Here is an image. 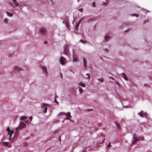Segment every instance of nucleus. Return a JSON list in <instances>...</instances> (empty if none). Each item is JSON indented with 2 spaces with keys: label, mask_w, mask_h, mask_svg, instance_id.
<instances>
[{
  "label": "nucleus",
  "mask_w": 152,
  "mask_h": 152,
  "mask_svg": "<svg viewBox=\"0 0 152 152\" xmlns=\"http://www.w3.org/2000/svg\"><path fill=\"white\" fill-rule=\"evenodd\" d=\"M49 105L47 104H44L42 105V109L44 108V113H46L47 112V108L48 107Z\"/></svg>",
  "instance_id": "nucleus-1"
},
{
  "label": "nucleus",
  "mask_w": 152,
  "mask_h": 152,
  "mask_svg": "<svg viewBox=\"0 0 152 152\" xmlns=\"http://www.w3.org/2000/svg\"><path fill=\"white\" fill-rule=\"evenodd\" d=\"M66 60V59L64 58L63 56L61 57L59 60V61L60 64L62 66H65L66 65L65 63V61Z\"/></svg>",
  "instance_id": "nucleus-2"
},
{
  "label": "nucleus",
  "mask_w": 152,
  "mask_h": 152,
  "mask_svg": "<svg viewBox=\"0 0 152 152\" xmlns=\"http://www.w3.org/2000/svg\"><path fill=\"white\" fill-rule=\"evenodd\" d=\"M63 23L65 24L66 25V26L68 28H69V31L70 30V29L69 28V23L68 18H66L63 21Z\"/></svg>",
  "instance_id": "nucleus-3"
},
{
  "label": "nucleus",
  "mask_w": 152,
  "mask_h": 152,
  "mask_svg": "<svg viewBox=\"0 0 152 152\" xmlns=\"http://www.w3.org/2000/svg\"><path fill=\"white\" fill-rule=\"evenodd\" d=\"M40 66V68L41 69H42L43 73L44 74L45 76L47 75L48 74V72L47 71V69L45 67L43 66Z\"/></svg>",
  "instance_id": "nucleus-4"
},
{
  "label": "nucleus",
  "mask_w": 152,
  "mask_h": 152,
  "mask_svg": "<svg viewBox=\"0 0 152 152\" xmlns=\"http://www.w3.org/2000/svg\"><path fill=\"white\" fill-rule=\"evenodd\" d=\"M139 139L137 137H136L135 136H134L132 140V144H134L139 140Z\"/></svg>",
  "instance_id": "nucleus-5"
},
{
  "label": "nucleus",
  "mask_w": 152,
  "mask_h": 152,
  "mask_svg": "<svg viewBox=\"0 0 152 152\" xmlns=\"http://www.w3.org/2000/svg\"><path fill=\"white\" fill-rule=\"evenodd\" d=\"M26 126V124L23 122H21L20 124V129H21L24 128Z\"/></svg>",
  "instance_id": "nucleus-6"
},
{
  "label": "nucleus",
  "mask_w": 152,
  "mask_h": 152,
  "mask_svg": "<svg viewBox=\"0 0 152 152\" xmlns=\"http://www.w3.org/2000/svg\"><path fill=\"white\" fill-rule=\"evenodd\" d=\"M67 44L64 47V50L63 53L66 54L69 51V49L67 48Z\"/></svg>",
  "instance_id": "nucleus-7"
},
{
  "label": "nucleus",
  "mask_w": 152,
  "mask_h": 152,
  "mask_svg": "<svg viewBox=\"0 0 152 152\" xmlns=\"http://www.w3.org/2000/svg\"><path fill=\"white\" fill-rule=\"evenodd\" d=\"M47 29H46L44 27H42L40 29V33L42 34H45V33L47 31Z\"/></svg>",
  "instance_id": "nucleus-8"
},
{
  "label": "nucleus",
  "mask_w": 152,
  "mask_h": 152,
  "mask_svg": "<svg viewBox=\"0 0 152 152\" xmlns=\"http://www.w3.org/2000/svg\"><path fill=\"white\" fill-rule=\"evenodd\" d=\"M65 115L66 116L65 118L66 119L68 120L69 118L71 117V116L70 115V113L69 112L66 114Z\"/></svg>",
  "instance_id": "nucleus-9"
},
{
  "label": "nucleus",
  "mask_w": 152,
  "mask_h": 152,
  "mask_svg": "<svg viewBox=\"0 0 152 152\" xmlns=\"http://www.w3.org/2000/svg\"><path fill=\"white\" fill-rule=\"evenodd\" d=\"M14 132L10 130V132L8 131V134H9L10 136V139H11L12 137V134H13Z\"/></svg>",
  "instance_id": "nucleus-10"
},
{
  "label": "nucleus",
  "mask_w": 152,
  "mask_h": 152,
  "mask_svg": "<svg viewBox=\"0 0 152 152\" xmlns=\"http://www.w3.org/2000/svg\"><path fill=\"white\" fill-rule=\"evenodd\" d=\"M121 75L126 80H127V77L126 75L124 73H122Z\"/></svg>",
  "instance_id": "nucleus-11"
},
{
  "label": "nucleus",
  "mask_w": 152,
  "mask_h": 152,
  "mask_svg": "<svg viewBox=\"0 0 152 152\" xmlns=\"http://www.w3.org/2000/svg\"><path fill=\"white\" fill-rule=\"evenodd\" d=\"M20 119L21 121H24L26 120L27 118L25 116H23L21 117Z\"/></svg>",
  "instance_id": "nucleus-12"
},
{
  "label": "nucleus",
  "mask_w": 152,
  "mask_h": 152,
  "mask_svg": "<svg viewBox=\"0 0 152 152\" xmlns=\"http://www.w3.org/2000/svg\"><path fill=\"white\" fill-rule=\"evenodd\" d=\"M83 18H82L79 21L78 23H77L76 25H75V28L76 29H77L79 26L80 23V21Z\"/></svg>",
  "instance_id": "nucleus-13"
},
{
  "label": "nucleus",
  "mask_w": 152,
  "mask_h": 152,
  "mask_svg": "<svg viewBox=\"0 0 152 152\" xmlns=\"http://www.w3.org/2000/svg\"><path fill=\"white\" fill-rule=\"evenodd\" d=\"M79 84L81 86L85 87V84L84 83H82V82H80L79 83Z\"/></svg>",
  "instance_id": "nucleus-14"
},
{
  "label": "nucleus",
  "mask_w": 152,
  "mask_h": 152,
  "mask_svg": "<svg viewBox=\"0 0 152 152\" xmlns=\"http://www.w3.org/2000/svg\"><path fill=\"white\" fill-rule=\"evenodd\" d=\"M6 13L7 15L10 17H12L13 16V14L11 13H9L8 12H7Z\"/></svg>",
  "instance_id": "nucleus-15"
},
{
  "label": "nucleus",
  "mask_w": 152,
  "mask_h": 152,
  "mask_svg": "<svg viewBox=\"0 0 152 152\" xmlns=\"http://www.w3.org/2000/svg\"><path fill=\"white\" fill-rule=\"evenodd\" d=\"M104 39L106 41H107L110 39V37L108 36H105Z\"/></svg>",
  "instance_id": "nucleus-16"
},
{
  "label": "nucleus",
  "mask_w": 152,
  "mask_h": 152,
  "mask_svg": "<svg viewBox=\"0 0 152 152\" xmlns=\"http://www.w3.org/2000/svg\"><path fill=\"white\" fill-rule=\"evenodd\" d=\"M83 91L81 88H80L79 89V91L80 94H81Z\"/></svg>",
  "instance_id": "nucleus-17"
},
{
  "label": "nucleus",
  "mask_w": 152,
  "mask_h": 152,
  "mask_svg": "<svg viewBox=\"0 0 152 152\" xmlns=\"http://www.w3.org/2000/svg\"><path fill=\"white\" fill-rule=\"evenodd\" d=\"M13 1L15 3V6L16 7H17L18 5V4L16 1V0H13Z\"/></svg>",
  "instance_id": "nucleus-18"
},
{
  "label": "nucleus",
  "mask_w": 152,
  "mask_h": 152,
  "mask_svg": "<svg viewBox=\"0 0 152 152\" xmlns=\"http://www.w3.org/2000/svg\"><path fill=\"white\" fill-rule=\"evenodd\" d=\"M143 112L142 111H141V112L138 113V114L139 116H140L141 117H143Z\"/></svg>",
  "instance_id": "nucleus-19"
},
{
  "label": "nucleus",
  "mask_w": 152,
  "mask_h": 152,
  "mask_svg": "<svg viewBox=\"0 0 152 152\" xmlns=\"http://www.w3.org/2000/svg\"><path fill=\"white\" fill-rule=\"evenodd\" d=\"M9 142H3V144L5 145H8Z\"/></svg>",
  "instance_id": "nucleus-20"
},
{
  "label": "nucleus",
  "mask_w": 152,
  "mask_h": 152,
  "mask_svg": "<svg viewBox=\"0 0 152 152\" xmlns=\"http://www.w3.org/2000/svg\"><path fill=\"white\" fill-rule=\"evenodd\" d=\"M77 60V57L76 56H74L73 58V62L76 61Z\"/></svg>",
  "instance_id": "nucleus-21"
},
{
  "label": "nucleus",
  "mask_w": 152,
  "mask_h": 152,
  "mask_svg": "<svg viewBox=\"0 0 152 152\" xmlns=\"http://www.w3.org/2000/svg\"><path fill=\"white\" fill-rule=\"evenodd\" d=\"M80 41L82 43H86L87 42L86 41L83 40V39H80Z\"/></svg>",
  "instance_id": "nucleus-22"
},
{
  "label": "nucleus",
  "mask_w": 152,
  "mask_h": 152,
  "mask_svg": "<svg viewBox=\"0 0 152 152\" xmlns=\"http://www.w3.org/2000/svg\"><path fill=\"white\" fill-rule=\"evenodd\" d=\"M65 113L64 112H60L59 113V114L58 115V116H60L61 115L65 114Z\"/></svg>",
  "instance_id": "nucleus-23"
},
{
  "label": "nucleus",
  "mask_w": 152,
  "mask_h": 152,
  "mask_svg": "<svg viewBox=\"0 0 152 152\" xmlns=\"http://www.w3.org/2000/svg\"><path fill=\"white\" fill-rule=\"evenodd\" d=\"M98 80L99 81H100L102 82H103V79L102 78H99L98 79Z\"/></svg>",
  "instance_id": "nucleus-24"
},
{
  "label": "nucleus",
  "mask_w": 152,
  "mask_h": 152,
  "mask_svg": "<svg viewBox=\"0 0 152 152\" xmlns=\"http://www.w3.org/2000/svg\"><path fill=\"white\" fill-rule=\"evenodd\" d=\"M83 62H84V66L85 68H86V62H85V59L83 60Z\"/></svg>",
  "instance_id": "nucleus-25"
},
{
  "label": "nucleus",
  "mask_w": 152,
  "mask_h": 152,
  "mask_svg": "<svg viewBox=\"0 0 152 152\" xmlns=\"http://www.w3.org/2000/svg\"><path fill=\"white\" fill-rule=\"evenodd\" d=\"M92 5L94 7H95V3L94 1L92 3Z\"/></svg>",
  "instance_id": "nucleus-26"
},
{
  "label": "nucleus",
  "mask_w": 152,
  "mask_h": 152,
  "mask_svg": "<svg viewBox=\"0 0 152 152\" xmlns=\"http://www.w3.org/2000/svg\"><path fill=\"white\" fill-rule=\"evenodd\" d=\"M11 130H10L9 129V127H8L7 129V131L8 132V131L9 132Z\"/></svg>",
  "instance_id": "nucleus-27"
},
{
  "label": "nucleus",
  "mask_w": 152,
  "mask_h": 152,
  "mask_svg": "<svg viewBox=\"0 0 152 152\" xmlns=\"http://www.w3.org/2000/svg\"><path fill=\"white\" fill-rule=\"evenodd\" d=\"M15 69H16L17 70H20V69H19V68L18 67H15Z\"/></svg>",
  "instance_id": "nucleus-28"
},
{
  "label": "nucleus",
  "mask_w": 152,
  "mask_h": 152,
  "mask_svg": "<svg viewBox=\"0 0 152 152\" xmlns=\"http://www.w3.org/2000/svg\"><path fill=\"white\" fill-rule=\"evenodd\" d=\"M55 102L57 103V104H58V102L56 100V98H55Z\"/></svg>",
  "instance_id": "nucleus-29"
},
{
  "label": "nucleus",
  "mask_w": 152,
  "mask_h": 152,
  "mask_svg": "<svg viewBox=\"0 0 152 152\" xmlns=\"http://www.w3.org/2000/svg\"><path fill=\"white\" fill-rule=\"evenodd\" d=\"M83 9L82 8H81V9H78V10L79 11H80L81 12H82V11H83Z\"/></svg>",
  "instance_id": "nucleus-30"
},
{
  "label": "nucleus",
  "mask_w": 152,
  "mask_h": 152,
  "mask_svg": "<svg viewBox=\"0 0 152 152\" xmlns=\"http://www.w3.org/2000/svg\"><path fill=\"white\" fill-rule=\"evenodd\" d=\"M60 75L62 79L63 78V76H62V74L61 73H60Z\"/></svg>",
  "instance_id": "nucleus-31"
},
{
  "label": "nucleus",
  "mask_w": 152,
  "mask_h": 152,
  "mask_svg": "<svg viewBox=\"0 0 152 152\" xmlns=\"http://www.w3.org/2000/svg\"><path fill=\"white\" fill-rule=\"evenodd\" d=\"M4 21L6 23H7V18H6V19H4Z\"/></svg>",
  "instance_id": "nucleus-32"
},
{
  "label": "nucleus",
  "mask_w": 152,
  "mask_h": 152,
  "mask_svg": "<svg viewBox=\"0 0 152 152\" xmlns=\"http://www.w3.org/2000/svg\"><path fill=\"white\" fill-rule=\"evenodd\" d=\"M107 147H111V146L110 145V142H109V145H108Z\"/></svg>",
  "instance_id": "nucleus-33"
},
{
  "label": "nucleus",
  "mask_w": 152,
  "mask_h": 152,
  "mask_svg": "<svg viewBox=\"0 0 152 152\" xmlns=\"http://www.w3.org/2000/svg\"><path fill=\"white\" fill-rule=\"evenodd\" d=\"M87 75L88 76V78H89V76H90V75L88 73H87L86 74V75Z\"/></svg>",
  "instance_id": "nucleus-34"
},
{
  "label": "nucleus",
  "mask_w": 152,
  "mask_h": 152,
  "mask_svg": "<svg viewBox=\"0 0 152 152\" xmlns=\"http://www.w3.org/2000/svg\"><path fill=\"white\" fill-rule=\"evenodd\" d=\"M30 121H31L32 120V117H30Z\"/></svg>",
  "instance_id": "nucleus-35"
},
{
  "label": "nucleus",
  "mask_w": 152,
  "mask_h": 152,
  "mask_svg": "<svg viewBox=\"0 0 152 152\" xmlns=\"http://www.w3.org/2000/svg\"><path fill=\"white\" fill-rule=\"evenodd\" d=\"M28 120H27L25 122L26 123H28Z\"/></svg>",
  "instance_id": "nucleus-36"
},
{
  "label": "nucleus",
  "mask_w": 152,
  "mask_h": 152,
  "mask_svg": "<svg viewBox=\"0 0 152 152\" xmlns=\"http://www.w3.org/2000/svg\"><path fill=\"white\" fill-rule=\"evenodd\" d=\"M44 43L45 44H46L47 43V42L46 41H45L44 42Z\"/></svg>",
  "instance_id": "nucleus-37"
},
{
  "label": "nucleus",
  "mask_w": 152,
  "mask_h": 152,
  "mask_svg": "<svg viewBox=\"0 0 152 152\" xmlns=\"http://www.w3.org/2000/svg\"><path fill=\"white\" fill-rule=\"evenodd\" d=\"M70 71H71V72H72L73 73H74V72H72V70H70Z\"/></svg>",
  "instance_id": "nucleus-38"
},
{
  "label": "nucleus",
  "mask_w": 152,
  "mask_h": 152,
  "mask_svg": "<svg viewBox=\"0 0 152 152\" xmlns=\"http://www.w3.org/2000/svg\"><path fill=\"white\" fill-rule=\"evenodd\" d=\"M18 129V128H16V130H17V129Z\"/></svg>",
  "instance_id": "nucleus-39"
},
{
  "label": "nucleus",
  "mask_w": 152,
  "mask_h": 152,
  "mask_svg": "<svg viewBox=\"0 0 152 152\" xmlns=\"http://www.w3.org/2000/svg\"><path fill=\"white\" fill-rule=\"evenodd\" d=\"M116 124L117 125V126H118V124H117V123H116Z\"/></svg>",
  "instance_id": "nucleus-40"
}]
</instances>
